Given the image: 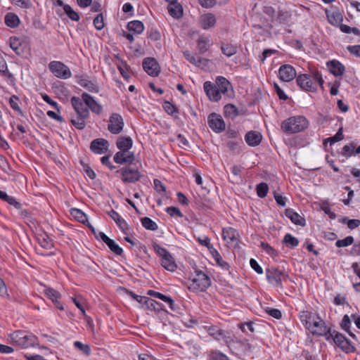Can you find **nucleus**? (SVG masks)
<instances>
[{"label": "nucleus", "instance_id": "obj_1", "mask_svg": "<svg viewBox=\"0 0 360 360\" xmlns=\"http://www.w3.org/2000/svg\"><path fill=\"white\" fill-rule=\"evenodd\" d=\"M300 319L305 328L313 335L325 336L326 338L329 332H331L330 328L314 313L302 311L300 313Z\"/></svg>", "mask_w": 360, "mask_h": 360}, {"label": "nucleus", "instance_id": "obj_2", "mask_svg": "<svg viewBox=\"0 0 360 360\" xmlns=\"http://www.w3.org/2000/svg\"><path fill=\"white\" fill-rule=\"evenodd\" d=\"M296 82L302 91L315 92L319 86L323 89L324 81L321 74L314 71L300 75L296 79Z\"/></svg>", "mask_w": 360, "mask_h": 360}, {"label": "nucleus", "instance_id": "obj_3", "mask_svg": "<svg viewBox=\"0 0 360 360\" xmlns=\"http://www.w3.org/2000/svg\"><path fill=\"white\" fill-rule=\"evenodd\" d=\"M308 126L309 122L305 117L296 115L283 120L281 128L286 134H295L304 131Z\"/></svg>", "mask_w": 360, "mask_h": 360}, {"label": "nucleus", "instance_id": "obj_4", "mask_svg": "<svg viewBox=\"0 0 360 360\" xmlns=\"http://www.w3.org/2000/svg\"><path fill=\"white\" fill-rule=\"evenodd\" d=\"M186 285L192 291H205L211 285L210 277L200 270H195L194 274L186 280Z\"/></svg>", "mask_w": 360, "mask_h": 360}, {"label": "nucleus", "instance_id": "obj_5", "mask_svg": "<svg viewBox=\"0 0 360 360\" xmlns=\"http://www.w3.org/2000/svg\"><path fill=\"white\" fill-rule=\"evenodd\" d=\"M266 277L269 284L278 288H283V283L289 278L288 274L284 269L274 266L266 269Z\"/></svg>", "mask_w": 360, "mask_h": 360}, {"label": "nucleus", "instance_id": "obj_6", "mask_svg": "<svg viewBox=\"0 0 360 360\" xmlns=\"http://www.w3.org/2000/svg\"><path fill=\"white\" fill-rule=\"evenodd\" d=\"M326 340H333L338 347L346 353H352L355 351V347L351 341L336 330L329 332V334L327 335Z\"/></svg>", "mask_w": 360, "mask_h": 360}, {"label": "nucleus", "instance_id": "obj_7", "mask_svg": "<svg viewBox=\"0 0 360 360\" xmlns=\"http://www.w3.org/2000/svg\"><path fill=\"white\" fill-rule=\"evenodd\" d=\"M13 345L22 348L33 347L37 342V338L32 335H28L25 332L15 331L11 335Z\"/></svg>", "mask_w": 360, "mask_h": 360}, {"label": "nucleus", "instance_id": "obj_8", "mask_svg": "<svg viewBox=\"0 0 360 360\" xmlns=\"http://www.w3.org/2000/svg\"><path fill=\"white\" fill-rule=\"evenodd\" d=\"M154 250L161 257V265L164 269L172 272L176 269L177 266L174 257L165 248L155 245L154 246Z\"/></svg>", "mask_w": 360, "mask_h": 360}, {"label": "nucleus", "instance_id": "obj_9", "mask_svg": "<svg viewBox=\"0 0 360 360\" xmlns=\"http://www.w3.org/2000/svg\"><path fill=\"white\" fill-rule=\"evenodd\" d=\"M50 71L58 78L67 79L72 76L70 68L60 61H52L49 63Z\"/></svg>", "mask_w": 360, "mask_h": 360}, {"label": "nucleus", "instance_id": "obj_10", "mask_svg": "<svg viewBox=\"0 0 360 360\" xmlns=\"http://www.w3.org/2000/svg\"><path fill=\"white\" fill-rule=\"evenodd\" d=\"M124 126L122 117L118 113H112L108 120V129L112 134H120Z\"/></svg>", "mask_w": 360, "mask_h": 360}, {"label": "nucleus", "instance_id": "obj_11", "mask_svg": "<svg viewBox=\"0 0 360 360\" xmlns=\"http://www.w3.org/2000/svg\"><path fill=\"white\" fill-rule=\"evenodd\" d=\"M198 23L201 29L209 30L216 27L217 18L216 15L212 13H205L199 16Z\"/></svg>", "mask_w": 360, "mask_h": 360}, {"label": "nucleus", "instance_id": "obj_12", "mask_svg": "<svg viewBox=\"0 0 360 360\" xmlns=\"http://www.w3.org/2000/svg\"><path fill=\"white\" fill-rule=\"evenodd\" d=\"M209 127L215 133H221L224 131L226 124L221 116L217 113H211L207 118Z\"/></svg>", "mask_w": 360, "mask_h": 360}, {"label": "nucleus", "instance_id": "obj_13", "mask_svg": "<svg viewBox=\"0 0 360 360\" xmlns=\"http://www.w3.org/2000/svg\"><path fill=\"white\" fill-rule=\"evenodd\" d=\"M297 72L290 65H283L278 69V77L284 82H289L296 77Z\"/></svg>", "mask_w": 360, "mask_h": 360}, {"label": "nucleus", "instance_id": "obj_14", "mask_svg": "<svg viewBox=\"0 0 360 360\" xmlns=\"http://www.w3.org/2000/svg\"><path fill=\"white\" fill-rule=\"evenodd\" d=\"M122 180L124 183H134L140 179L141 174L138 169L124 167L121 169Z\"/></svg>", "mask_w": 360, "mask_h": 360}, {"label": "nucleus", "instance_id": "obj_15", "mask_svg": "<svg viewBox=\"0 0 360 360\" xmlns=\"http://www.w3.org/2000/svg\"><path fill=\"white\" fill-rule=\"evenodd\" d=\"M109 142L105 139H96L93 140L90 145V149L96 154L102 155L108 150Z\"/></svg>", "mask_w": 360, "mask_h": 360}, {"label": "nucleus", "instance_id": "obj_16", "mask_svg": "<svg viewBox=\"0 0 360 360\" xmlns=\"http://www.w3.org/2000/svg\"><path fill=\"white\" fill-rule=\"evenodd\" d=\"M203 87L210 101L217 102L221 98L220 91L214 84L207 81L204 83Z\"/></svg>", "mask_w": 360, "mask_h": 360}, {"label": "nucleus", "instance_id": "obj_17", "mask_svg": "<svg viewBox=\"0 0 360 360\" xmlns=\"http://www.w3.org/2000/svg\"><path fill=\"white\" fill-rule=\"evenodd\" d=\"M143 68L144 70L150 76L156 77L159 75V65L154 58H145L143 61Z\"/></svg>", "mask_w": 360, "mask_h": 360}, {"label": "nucleus", "instance_id": "obj_18", "mask_svg": "<svg viewBox=\"0 0 360 360\" xmlns=\"http://www.w3.org/2000/svg\"><path fill=\"white\" fill-rule=\"evenodd\" d=\"M82 98L86 107L93 112L98 115L101 113L103 110L101 105L99 104L91 96L86 93H83L82 94Z\"/></svg>", "mask_w": 360, "mask_h": 360}, {"label": "nucleus", "instance_id": "obj_19", "mask_svg": "<svg viewBox=\"0 0 360 360\" xmlns=\"http://www.w3.org/2000/svg\"><path fill=\"white\" fill-rule=\"evenodd\" d=\"M135 159L134 153L128 150H120L117 152L114 156V160L117 164H131Z\"/></svg>", "mask_w": 360, "mask_h": 360}, {"label": "nucleus", "instance_id": "obj_20", "mask_svg": "<svg viewBox=\"0 0 360 360\" xmlns=\"http://www.w3.org/2000/svg\"><path fill=\"white\" fill-rule=\"evenodd\" d=\"M71 104L77 115H83V116L89 115V111L82 98L73 96L71 98Z\"/></svg>", "mask_w": 360, "mask_h": 360}, {"label": "nucleus", "instance_id": "obj_21", "mask_svg": "<svg viewBox=\"0 0 360 360\" xmlns=\"http://www.w3.org/2000/svg\"><path fill=\"white\" fill-rule=\"evenodd\" d=\"M222 238L228 244H233L238 240L239 233L232 227H225L222 229Z\"/></svg>", "mask_w": 360, "mask_h": 360}, {"label": "nucleus", "instance_id": "obj_22", "mask_svg": "<svg viewBox=\"0 0 360 360\" xmlns=\"http://www.w3.org/2000/svg\"><path fill=\"white\" fill-rule=\"evenodd\" d=\"M203 323H205V321H203L202 319H195L194 317H190L188 319H186L184 321V325L188 328H202L207 330L208 332L211 333L212 331L214 330V328L212 326H206Z\"/></svg>", "mask_w": 360, "mask_h": 360}, {"label": "nucleus", "instance_id": "obj_23", "mask_svg": "<svg viewBox=\"0 0 360 360\" xmlns=\"http://www.w3.org/2000/svg\"><path fill=\"white\" fill-rule=\"evenodd\" d=\"M326 15L329 23L333 26L338 27L343 21V17L338 10H326Z\"/></svg>", "mask_w": 360, "mask_h": 360}, {"label": "nucleus", "instance_id": "obj_24", "mask_svg": "<svg viewBox=\"0 0 360 360\" xmlns=\"http://www.w3.org/2000/svg\"><path fill=\"white\" fill-rule=\"evenodd\" d=\"M330 72L335 76H341L345 72V66L338 60H333L327 63Z\"/></svg>", "mask_w": 360, "mask_h": 360}, {"label": "nucleus", "instance_id": "obj_25", "mask_svg": "<svg viewBox=\"0 0 360 360\" xmlns=\"http://www.w3.org/2000/svg\"><path fill=\"white\" fill-rule=\"evenodd\" d=\"M262 139V136L259 132L255 131H248L245 136V140L248 145L250 146H258Z\"/></svg>", "mask_w": 360, "mask_h": 360}, {"label": "nucleus", "instance_id": "obj_26", "mask_svg": "<svg viewBox=\"0 0 360 360\" xmlns=\"http://www.w3.org/2000/svg\"><path fill=\"white\" fill-rule=\"evenodd\" d=\"M211 255L218 266L223 271L228 272L229 274H231V266L229 264L222 259L221 255L217 250H213Z\"/></svg>", "mask_w": 360, "mask_h": 360}, {"label": "nucleus", "instance_id": "obj_27", "mask_svg": "<svg viewBox=\"0 0 360 360\" xmlns=\"http://www.w3.org/2000/svg\"><path fill=\"white\" fill-rule=\"evenodd\" d=\"M46 296L53 302L54 305L60 310H63V304L60 302V294L53 288H46Z\"/></svg>", "mask_w": 360, "mask_h": 360}, {"label": "nucleus", "instance_id": "obj_28", "mask_svg": "<svg viewBox=\"0 0 360 360\" xmlns=\"http://www.w3.org/2000/svg\"><path fill=\"white\" fill-rule=\"evenodd\" d=\"M77 82L81 86L86 89L89 91L96 93L99 90L98 86L95 82L91 81L85 77H79Z\"/></svg>", "mask_w": 360, "mask_h": 360}, {"label": "nucleus", "instance_id": "obj_29", "mask_svg": "<svg viewBox=\"0 0 360 360\" xmlns=\"http://www.w3.org/2000/svg\"><path fill=\"white\" fill-rule=\"evenodd\" d=\"M109 216L116 222L117 226L122 231L126 232L129 230V226L126 221L115 210H111L108 212Z\"/></svg>", "mask_w": 360, "mask_h": 360}, {"label": "nucleus", "instance_id": "obj_30", "mask_svg": "<svg viewBox=\"0 0 360 360\" xmlns=\"http://www.w3.org/2000/svg\"><path fill=\"white\" fill-rule=\"evenodd\" d=\"M133 145L132 139L128 136H120L116 142L117 147L120 150H129Z\"/></svg>", "mask_w": 360, "mask_h": 360}, {"label": "nucleus", "instance_id": "obj_31", "mask_svg": "<svg viewBox=\"0 0 360 360\" xmlns=\"http://www.w3.org/2000/svg\"><path fill=\"white\" fill-rule=\"evenodd\" d=\"M167 9L170 15L174 18L179 19L183 15V8L178 2L169 4Z\"/></svg>", "mask_w": 360, "mask_h": 360}, {"label": "nucleus", "instance_id": "obj_32", "mask_svg": "<svg viewBox=\"0 0 360 360\" xmlns=\"http://www.w3.org/2000/svg\"><path fill=\"white\" fill-rule=\"evenodd\" d=\"M147 295H150V296H152V297H154L155 298L160 299L162 301L167 303L171 309L174 308V302L172 299L171 297L165 295H163V294H162V293H160L159 292L155 291L153 290H148Z\"/></svg>", "mask_w": 360, "mask_h": 360}, {"label": "nucleus", "instance_id": "obj_33", "mask_svg": "<svg viewBox=\"0 0 360 360\" xmlns=\"http://www.w3.org/2000/svg\"><path fill=\"white\" fill-rule=\"evenodd\" d=\"M285 215L295 224H297V225H304V219L302 218L299 214L294 212V210L292 209H287L285 210Z\"/></svg>", "mask_w": 360, "mask_h": 360}, {"label": "nucleus", "instance_id": "obj_34", "mask_svg": "<svg viewBox=\"0 0 360 360\" xmlns=\"http://www.w3.org/2000/svg\"><path fill=\"white\" fill-rule=\"evenodd\" d=\"M143 307H145L148 310L159 311L163 310V305L161 303L158 302L155 300L147 297Z\"/></svg>", "mask_w": 360, "mask_h": 360}, {"label": "nucleus", "instance_id": "obj_35", "mask_svg": "<svg viewBox=\"0 0 360 360\" xmlns=\"http://www.w3.org/2000/svg\"><path fill=\"white\" fill-rule=\"evenodd\" d=\"M89 115H77L75 117L71 118V123L78 129H83L86 126V120L89 117Z\"/></svg>", "mask_w": 360, "mask_h": 360}, {"label": "nucleus", "instance_id": "obj_36", "mask_svg": "<svg viewBox=\"0 0 360 360\" xmlns=\"http://www.w3.org/2000/svg\"><path fill=\"white\" fill-rule=\"evenodd\" d=\"M212 45V43L208 37H200L197 41V46L200 53L206 52Z\"/></svg>", "mask_w": 360, "mask_h": 360}, {"label": "nucleus", "instance_id": "obj_37", "mask_svg": "<svg viewBox=\"0 0 360 360\" xmlns=\"http://www.w3.org/2000/svg\"><path fill=\"white\" fill-rule=\"evenodd\" d=\"M184 348L195 357L198 356L201 353L200 345L193 340L186 342Z\"/></svg>", "mask_w": 360, "mask_h": 360}, {"label": "nucleus", "instance_id": "obj_38", "mask_svg": "<svg viewBox=\"0 0 360 360\" xmlns=\"http://www.w3.org/2000/svg\"><path fill=\"white\" fill-rule=\"evenodd\" d=\"M127 28L135 34H140L144 30V25L141 21L132 20L128 22Z\"/></svg>", "mask_w": 360, "mask_h": 360}, {"label": "nucleus", "instance_id": "obj_39", "mask_svg": "<svg viewBox=\"0 0 360 360\" xmlns=\"http://www.w3.org/2000/svg\"><path fill=\"white\" fill-rule=\"evenodd\" d=\"M291 19V13L288 11L278 10L274 20L281 24H286L290 22Z\"/></svg>", "mask_w": 360, "mask_h": 360}, {"label": "nucleus", "instance_id": "obj_40", "mask_svg": "<svg viewBox=\"0 0 360 360\" xmlns=\"http://www.w3.org/2000/svg\"><path fill=\"white\" fill-rule=\"evenodd\" d=\"M221 51L224 55L227 57H231L237 53V46L229 44L222 43L221 45Z\"/></svg>", "mask_w": 360, "mask_h": 360}, {"label": "nucleus", "instance_id": "obj_41", "mask_svg": "<svg viewBox=\"0 0 360 360\" xmlns=\"http://www.w3.org/2000/svg\"><path fill=\"white\" fill-rule=\"evenodd\" d=\"M221 94H226L231 86V83L224 77L219 76L216 79V84Z\"/></svg>", "mask_w": 360, "mask_h": 360}, {"label": "nucleus", "instance_id": "obj_42", "mask_svg": "<svg viewBox=\"0 0 360 360\" xmlns=\"http://www.w3.org/2000/svg\"><path fill=\"white\" fill-rule=\"evenodd\" d=\"M5 23L11 27H16L20 23L18 16L13 13H8L5 16Z\"/></svg>", "mask_w": 360, "mask_h": 360}, {"label": "nucleus", "instance_id": "obj_43", "mask_svg": "<svg viewBox=\"0 0 360 360\" xmlns=\"http://www.w3.org/2000/svg\"><path fill=\"white\" fill-rule=\"evenodd\" d=\"M63 8L64 13L73 21H79V15L78 13L75 11L68 4H64L62 6Z\"/></svg>", "mask_w": 360, "mask_h": 360}, {"label": "nucleus", "instance_id": "obj_44", "mask_svg": "<svg viewBox=\"0 0 360 360\" xmlns=\"http://www.w3.org/2000/svg\"><path fill=\"white\" fill-rule=\"evenodd\" d=\"M224 115L226 117L234 119L238 115L237 108L233 104H227L224 106Z\"/></svg>", "mask_w": 360, "mask_h": 360}, {"label": "nucleus", "instance_id": "obj_45", "mask_svg": "<svg viewBox=\"0 0 360 360\" xmlns=\"http://www.w3.org/2000/svg\"><path fill=\"white\" fill-rule=\"evenodd\" d=\"M355 146L356 144L354 142L344 146L341 151V155L345 158H349L352 155L354 156Z\"/></svg>", "mask_w": 360, "mask_h": 360}, {"label": "nucleus", "instance_id": "obj_46", "mask_svg": "<svg viewBox=\"0 0 360 360\" xmlns=\"http://www.w3.org/2000/svg\"><path fill=\"white\" fill-rule=\"evenodd\" d=\"M141 221L142 226L148 230L156 231L158 228L157 224L149 217H143Z\"/></svg>", "mask_w": 360, "mask_h": 360}, {"label": "nucleus", "instance_id": "obj_47", "mask_svg": "<svg viewBox=\"0 0 360 360\" xmlns=\"http://www.w3.org/2000/svg\"><path fill=\"white\" fill-rule=\"evenodd\" d=\"M283 243L290 248H295L298 245L299 241L297 238L294 237L290 233L285 235L283 238Z\"/></svg>", "mask_w": 360, "mask_h": 360}, {"label": "nucleus", "instance_id": "obj_48", "mask_svg": "<svg viewBox=\"0 0 360 360\" xmlns=\"http://www.w3.org/2000/svg\"><path fill=\"white\" fill-rule=\"evenodd\" d=\"M74 347L82 354L89 356L91 354V349L89 345L83 344L79 341H75L73 343Z\"/></svg>", "mask_w": 360, "mask_h": 360}, {"label": "nucleus", "instance_id": "obj_49", "mask_svg": "<svg viewBox=\"0 0 360 360\" xmlns=\"http://www.w3.org/2000/svg\"><path fill=\"white\" fill-rule=\"evenodd\" d=\"M342 131V127H340L333 136L325 139L323 143L326 144L327 142H330V144L333 145L335 143L342 140L344 138Z\"/></svg>", "mask_w": 360, "mask_h": 360}, {"label": "nucleus", "instance_id": "obj_50", "mask_svg": "<svg viewBox=\"0 0 360 360\" xmlns=\"http://www.w3.org/2000/svg\"><path fill=\"white\" fill-rule=\"evenodd\" d=\"M70 213L79 222L84 223L87 220L86 215L79 209H72Z\"/></svg>", "mask_w": 360, "mask_h": 360}, {"label": "nucleus", "instance_id": "obj_51", "mask_svg": "<svg viewBox=\"0 0 360 360\" xmlns=\"http://www.w3.org/2000/svg\"><path fill=\"white\" fill-rule=\"evenodd\" d=\"M341 327L343 330L348 333V334L351 337H352L353 338H355V335L349 330V328L351 327V321L348 315L346 314L343 316L341 322Z\"/></svg>", "mask_w": 360, "mask_h": 360}, {"label": "nucleus", "instance_id": "obj_52", "mask_svg": "<svg viewBox=\"0 0 360 360\" xmlns=\"http://www.w3.org/2000/svg\"><path fill=\"white\" fill-rule=\"evenodd\" d=\"M10 47L15 52L16 54L20 55V47L21 46V40L20 38L13 37L9 39Z\"/></svg>", "mask_w": 360, "mask_h": 360}, {"label": "nucleus", "instance_id": "obj_53", "mask_svg": "<svg viewBox=\"0 0 360 360\" xmlns=\"http://www.w3.org/2000/svg\"><path fill=\"white\" fill-rule=\"evenodd\" d=\"M197 240L201 245H203V246H205L206 248H207L210 254L212 252L213 250H216L213 247V245L211 244L210 239L206 236H202L198 237Z\"/></svg>", "mask_w": 360, "mask_h": 360}, {"label": "nucleus", "instance_id": "obj_54", "mask_svg": "<svg viewBox=\"0 0 360 360\" xmlns=\"http://www.w3.org/2000/svg\"><path fill=\"white\" fill-rule=\"evenodd\" d=\"M354 243V238L352 236H347L346 238L338 240L335 245L338 248H345L351 245Z\"/></svg>", "mask_w": 360, "mask_h": 360}, {"label": "nucleus", "instance_id": "obj_55", "mask_svg": "<svg viewBox=\"0 0 360 360\" xmlns=\"http://www.w3.org/2000/svg\"><path fill=\"white\" fill-rule=\"evenodd\" d=\"M269 191L268 185L266 183H260L257 186V193L259 198L266 196Z\"/></svg>", "mask_w": 360, "mask_h": 360}, {"label": "nucleus", "instance_id": "obj_56", "mask_svg": "<svg viewBox=\"0 0 360 360\" xmlns=\"http://www.w3.org/2000/svg\"><path fill=\"white\" fill-rule=\"evenodd\" d=\"M163 108L169 115H174L178 112V108L169 101H165L163 103Z\"/></svg>", "mask_w": 360, "mask_h": 360}, {"label": "nucleus", "instance_id": "obj_57", "mask_svg": "<svg viewBox=\"0 0 360 360\" xmlns=\"http://www.w3.org/2000/svg\"><path fill=\"white\" fill-rule=\"evenodd\" d=\"M261 247L266 252V253L271 257H276L278 255L277 251L268 243L262 242L261 243Z\"/></svg>", "mask_w": 360, "mask_h": 360}, {"label": "nucleus", "instance_id": "obj_58", "mask_svg": "<svg viewBox=\"0 0 360 360\" xmlns=\"http://www.w3.org/2000/svg\"><path fill=\"white\" fill-rule=\"evenodd\" d=\"M110 250L117 255H121L123 250L113 240L107 245Z\"/></svg>", "mask_w": 360, "mask_h": 360}, {"label": "nucleus", "instance_id": "obj_59", "mask_svg": "<svg viewBox=\"0 0 360 360\" xmlns=\"http://www.w3.org/2000/svg\"><path fill=\"white\" fill-rule=\"evenodd\" d=\"M94 25L98 30H101L104 27V22L103 15L98 14L94 20Z\"/></svg>", "mask_w": 360, "mask_h": 360}, {"label": "nucleus", "instance_id": "obj_60", "mask_svg": "<svg viewBox=\"0 0 360 360\" xmlns=\"http://www.w3.org/2000/svg\"><path fill=\"white\" fill-rule=\"evenodd\" d=\"M117 68L120 72L122 76L125 79H128L129 77V75L128 73V68L127 64L124 62L122 61L120 64L117 65Z\"/></svg>", "mask_w": 360, "mask_h": 360}, {"label": "nucleus", "instance_id": "obj_61", "mask_svg": "<svg viewBox=\"0 0 360 360\" xmlns=\"http://www.w3.org/2000/svg\"><path fill=\"white\" fill-rule=\"evenodd\" d=\"M210 360H229V358L221 352H212L210 354Z\"/></svg>", "mask_w": 360, "mask_h": 360}, {"label": "nucleus", "instance_id": "obj_62", "mask_svg": "<svg viewBox=\"0 0 360 360\" xmlns=\"http://www.w3.org/2000/svg\"><path fill=\"white\" fill-rule=\"evenodd\" d=\"M238 328L243 333H247V330H249L251 333H253L255 331L252 322H245V323H240L238 325Z\"/></svg>", "mask_w": 360, "mask_h": 360}, {"label": "nucleus", "instance_id": "obj_63", "mask_svg": "<svg viewBox=\"0 0 360 360\" xmlns=\"http://www.w3.org/2000/svg\"><path fill=\"white\" fill-rule=\"evenodd\" d=\"M56 110V111H53V110H48V111H46V115L49 117H51V118H52V119H53V120H56L58 122H63V118L59 115V113H60L59 108H57Z\"/></svg>", "mask_w": 360, "mask_h": 360}, {"label": "nucleus", "instance_id": "obj_64", "mask_svg": "<svg viewBox=\"0 0 360 360\" xmlns=\"http://www.w3.org/2000/svg\"><path fill=\"white\" fill-rule=\"evenodd\" d=\"M18 98L15 96H12L9 100L10 105L14 110H15L20 113H22V111H21L20 106L18 103Z\"/></svg>", "mask_w": 360, "mask_h": 360}]
</instances>
